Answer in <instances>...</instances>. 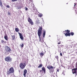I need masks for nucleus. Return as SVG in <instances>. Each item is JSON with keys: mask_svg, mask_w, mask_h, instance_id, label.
I'll list each match as a JSON object with an SVG mask.
<instances>
[{"mask_svg": "<svg viewBox=\"0 0 77 77\" xmlns=\"http://www.w3.org/2000/svg\"><path fill=\"white\" fill-rule=\"evenodd\" d=\"M42 27L41 26L39 27L38 31V35L39 38V41L42 42H44V38L41 39V35H42Z\"/></svg>", "mask_w": 77, "mask_h": 77, "instance_id": "obj_1", "label": "nucleus"}, {"mask_svg": "<svg viewBox=\"0 0 77 77\" xmlns=\"http://www.w3.org/2000/svg\"><path fill=\"white\" fill-rule=\"evenodd\" d=\"M63 32L64 34H65V36L66 37L68 36H70L71 35L72 36H73V35H74V33L72 32H71L70 33H69V32H70V31L68 30H65V31H63Z\"/></svg>", "mask_w": 77, "mask_h": 77, "instance_id": "obj_2", "label": "nucleus"}, {"mask_svg": "<svg viewBox=\"0 0 77 77\" xmlns=\"http://www.w3.org/2000/svg\"><path fill=\"white\" fill-rule=\"evenodd\" d=\"M14 68L13 67H11L10 68L9 71H8L7 72V75H10L11 74H12V73H14Z\"/></svg>", "mask_w": 77, "mask_h": 77, "instance_id": "obj_3", "label": "nucleus"}, {"mask_svg": "<svg viewBox=\"0 0 77 77\" xmlns=\"http://www.w3.org/2000/svg\"><path fill=\"white\" fill-rule=\"evenodd\" d=\"M47 68L50 71V72H53L54 71V68H55V67L54 68L53 66H48Z\"/></svg>", "mask_w": 77, "mask_h": 77, "instance_id": "obj_4", "label": "nucleus"}, {"mask_svg": "<svg viewBox=\"0 0 77 77\" xmlns=\"http://www.w3.org/2000/svg\"><path fill=\"white\" fill-rule=\"evenodd\" d=\"M5 60L7 62H12V58L9 56H8L5 58Z\"/></svg>", "mask_w": 77, "mask_h": 77, "instance_id": "obj_5", "label": "nucleus"}, {"mask_svg": "<svg viewBox=\"0 0 77 77\" xmlns=\"http://www.w3.org/2000/svg\"><path fill=\"white\" fill-rule=\"evenodd\" d=\"M26 64H23V63H20V68L21 69H24L26 66Z\"/></svg>", "mask_w": 77, "mask_h": 77, "instance_id": "obj_6", "label": "nucleus"}, {"mask_svg": "<svg viewBox=\"0 0 77 77\" xmlns=\"http://www.w3.org/2000/svg\"><path fill=\"white\" fill-rule=\"evenodd\" d=\"M28 22L30 23V24L32 26L33 25V22L32 20V19L30 18V17H28Z\"/></svg>", "mask_w": 77, "mask_h": 77, "instance_id": "obj_7", "label": "nucleus"}, {"mask_svg": "<svg viewBox=\"0 0 77 77\" xmlns=\"http://www.w3.org/2000/svg\"><path fill=\"white\" fill-rule=\"evenodd\" d=\"M77 68L72 69V72L73 74H77Z\"/></svg>", "mask_w": 77, "mask_h": 77, "instance_id": "obj_8", "label": "nucleus"}, {"mask_svg": "<svg viewBox=\"0 0 77 77\" xmlns=\"http://www.w3.org/2000/svg\"><path fill=\"white\" fill-rule=\"evenodd\" d=\"M18 33L19 35L20 39H21V40H23V39H24V37H23V35H22V34L20 32H18Z\"/></svg>", "mask_w": 77, "mask_h": 77, "instance_id": "obj_9", "label": "nucleus"}, {"mask_svg": "<svg viewBox=\"0 0 77 77\" xmlns=\"http://www.w3.org/2000/svg\"><path fill=\"white\" fill-rule=\"evenodd\" d=\"M5 50L8 52H10V51H11V50L10 48L8 46H7V48H6Z\"/></svg>", "mask_w": 77, "mask_h": 77, "instance_id": "obj_10", "label": "nucleus"}, {"mask_svg": "<svg viewBox=\"0 0 77 77\" xmlns=\"http://www.w3.org/2000/svg\"><path fill=\"white\" fill-rule=\"evenodd\" d=\"M27 70H26V69H25L24 70L23 75L24 77H26V74H27Z\"/></svg>", "mask_w": 77, "mask_h": 77, "instance_id": "obj_11", "label": "nucleus"}, {"mask_svg": "<svg viewBox=\"0 0 77 77\" xmlns=\"http://www.w3.org/2000/svg\"><path fill=\"white\" fill-rule=\"evenodd\" d=\"M4 38L6 41H8V35H5L4 36Z\"/></svg>", "mask_w": 77, "mask_h": 77, "instance_id": "obj_12", "label": "nucleus"}, {"mask_svg": "<svg viewBox=\"0 0 77 77\" xmlns=\"http://www.w3.org/2000/svg\"><path fill=\"white\" fill-rule=\"evenodd\" d=\"M42 71H43L44 73L45 74V68L44 67H42Z\"/></svg>", "mask_w": 77, "mask_h": 77, "instance_id": "obj_13", "label": "nucleus"}, {"mask_svg": "<svg viewBox=\"0 0 77 77\" xmlns=\"http://www.w3.org/2000/svg\"><path fill=\"white\" fill-rule=\"evenodd\" d=\"M46 32H45V30H43V37L44 38L45 37V33Z\"/></svg>", "mask_w": 77, "mask_h": 77, "instance_id": "obj_14", "label": "nucleus"}, {"mask_svg": "<svg viewBox=\"0 0 77 77\" xmlns=\"http://www.w3.org/2000/svg\"><path fill=\"white\" fill-rule=\"evenodd\" d=\"M1 43H3V44H6V42L5 41H4L3 40H1Z\"/></svg>", "mask_w": 77, "mask_h": 77, "instance_id": "obj_15", "label": "nucleus"}, {"mask_svg": "<svg viewBox=\"0 0 77 77\" xmlns=\"http://www.w3.org/2000/svg\"><path fill=\"white\" fill-rule=\"evenodd\" d=\"M15 39V35H14L12 36V40H14Z\"/></svg>", "mask_w": 77, "mask_h": 77, "instance_id": "obj_16", "label": "nucleus"}, {"mask_svg": "<svg viewBox=\"0 0 77 77\" xmlns=\"http://www.w3.org/2000/svg\"><path fill=\"white\" fill-rule=\"evenodd\" d=\"M15 30L16 32H19V29L18 28H15Z\"/></svg>", "mask_w": 77, "mask_h": 77, "instance_id": "obj_17", "label": "nucleus"}, {"mask_svg": "<svg viewBox=\"0 0 77 77\" xmlns=\"http://www.w3.org/2000/svg\"><path fill=\"white\" fill-rule=\"evenodd\" d=\"M0 6L1 7H3V4H2V2L1 0H0Z\"/></svg>", "mask_w": 77, "mask_h": 77, "instance_id": "obj_18", "label": "nucleus"}, {"mask_svg": "<svg viewBox=\"0 0 77 77\" xmlns=\"http://www.w3.org/2000/svg\"><path fill=\"white\" fill-rule=\"evenodd\" d=\"M40 56H42H42H44V54L42 53V52H41L40 53Z\"/></svg>", "mask_w": 77, "mask_h": 77, "instance_id": "obj_19", "label": "nucleus"}, {"mask_svg": "<svg viewBox=\"0 0 77 77\" xmlns=\"http://www.w3.org/2000/svg\"><path fill=\"white\" fill-rule=\"evenodd\" d=\"M41 67H42V64H41L39 65V66H38V68H41Z\"/></svg>", "mask_w": 77, "mask_h": 77, "instance_id": "obj_20", "label": "nucleus"}, {"mask_svg": "<svg viewBox=\"0 0 77 77\" xmlns=\"http://www.w3.org/2000/svg\"><path fill=\"white\" fill-rule=\"evenodd\" d=\"M38 16L39 17H42V14H38Z\"/></svg>", "mask_w": 77, "mask_h": 77, "instance_id": "obj_21", "label": "nucleus"}, {"mask_svg": "<svg viewBox=\"0 0 77 77\" xmlns=\"http://www.w3.org/2000/svg\"><path fill=\"white\" fill-rule=\"evenodd\" d=\"M31 2H32V0H30L29 1V4H30V3H31Z\"/></svg>", "mask_w": 77, "mask_h": 77, "instance_id": "obj_22", "label": "nucleus"}, {"mask_svg": "<svg viewBox=\"0 0 77 77\" xmlns=\"http://www.w3.org/2000/svg\"><path fill=\"white\" fill-rule=\"evenodd\" d=\"M24 47V44L23 43H22V44L21 45V48L23 47Z\"/></svg>", "mask_w": 77, "mask_h": 77, "instance_id": "obj_23", "label": "nucleus"}, {"mask_svg": "<svg viewBox=\"0 0 77 77\" xmlns=\"http://www.w3.org/2000/svg\"><path fill=\"white\" fill-rule=\"evenodd\" d=\"M55 58H57V59H59V57L58 56H55Z\"/></svg>", "mask_w": 77, "mask_h": 77, "instance_id": "obj_24", "label": "nucleus"}, {"mask_svg": "<svg viewBox=\"0 0 77 77\" xmlns=\"http://www.w3.org/2000/svg\"><path fill=\"white\" fill-rule=\"evenodd\" d=\"M6 7L7 8H10V6H9V5H7Z\"/></svg>", "mask_w": 77, "mask_h": 77, "instance_id": "obj_25", "label": "nucleus"}, {"mask_svg": "<svg viewBox=\"0 0 77 77\" xmlns=\"http://www.w3.org/2000/svg\"><path fill=\"white\" fill-rule=\"evenodd\" d=\"M12 2H16L17 1V0H12Z\"/></svg>", "mask_w": 77, "mask_h": 77, "instance_id": "obj_26", "label": "nucleus"}, {"mask_svg": "<svg viewBox=\"0 0 77 77\" xmlns=\"http://www.w3.org/2000/svg\"><path fill=\"white\" fill-rule=\"evenodd\" d=\"M60 55L61 56H62V54L61 53H60Z\"/></svg>", "mask_w": 77, "mask_h": 77, "instance_id": "obj_27", "label": "nucleus"}, {"mask_svg": "<svg viewBox=\"0 0 77 77\" xmlns=\"http://www.w3.org/2000/svg\"><path fill=\"white\" fill-rule=\"evenodd\" d=\"M8 15H11V13L8 12Z\"/></svg>", "mask_w": 77, "mask_h": 77, "instance_id": "obj_28", "label": "nucleus"}, {"mask_svg": "<svg viewBox=\"0 0 77 77\" xmlns=\"http://www.w3.org/2000/svg\"><path fill=\"white\" fill-rule=\"evenodd\" d=\"M28 9V8H25L26 11H27V10Z\"/></svg>", "mask_w": 77, "mask_h": 77, "instance_id": "obj_29", "label": "nucleus"}, {"mask_svg": "<svg viewBox=\"0 0 77 77\" xmlns=\"http://www.w3.org/2000/svg\"><path fill=\"white\" fill-rule=\"evenodd\" d=\"M58 44H60V42L57 43Z\"/></svg>", "mask_w": 77, "mask_h": 77, "instance_id": "obj_30", "label": "nucleus"}, {"mask_svg": "<svg viewBox=\"0 0 77 77\" xmlns=\"http://www.w3.org/2000/svg\"><path fill=\"white\" fill-rule=\"evenodd\" d=\"M57 72H59V69H57Z\"/></svg>", "mask_w": 77, "mask_h": 77, "instance_id": "obj_31", "label": "nucleus"}, {"mask_svg": "<svg viewBox=\"0 0 77 77\" xmlns=\"http://www.w3.org/2000/svg\"><path fill=\"white\" fill-rule=\"evenodd\" d=\"M74 4L75 5H74V6H75L76 5V4H75V3Z\"/></svg>", "mask_w": 77, "mask_h": 77, "instance_id": "obj_32", "label": "nucleus"}, {"mask_svg": "<svg viewBox=\"0 0 77 77\" xmlns=\"http://www.w3.org/2000/svg\"><path fill=\"white\" fill-rule=\"evenodd\" d=\"M40 72H42V70H40Z\"/></svg>", "mask_w": 77, "mask_h": 77, "instance_id": "obj_33", "label": "nucleus"}, {"mask_svg": "<svg viewBox=\"0 0 77 77\" xmlns=\"http://www.w3.org/2000/svg\"><path fill=\"white\" fill-rule=\"evenodd\" d=\"M77 65V63L76 64V65Z\"/></svg>", "mask_w": 77, "mask_h": 77, "instance_id": "obj_34", "label": "nucleus"}]
</instances>
